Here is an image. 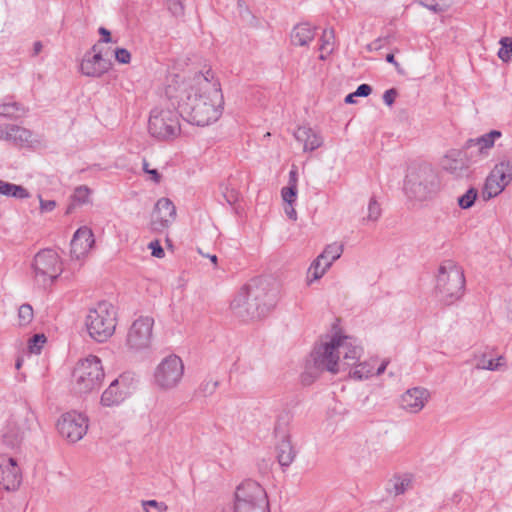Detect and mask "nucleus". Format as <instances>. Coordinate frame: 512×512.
<instances>
[{"label":"nucleus","mask_w":512,"mask_h":512,"mask_svg":"<svg viewBox=\"0 0 512 512\" xmlns=\"http://www.w3.org/2000/svg\"><path fill=\"white\" fill-rule=\"evenodd\" d=\"M209 71L191 77L169 75L164 89L165 97L177 106L181 117L197 126H208L222 115L224 97L219 82L209 79Z\"/></svg>","instance_id":"nucleus-1"},{"label":"nucleus","mask_w":512,"mask_h":512,"mask_svg":"<svg viewBox=\"0 0 512 512\" xmlns=\"http://www.w3.org/2000/svg\"><path fill=\"white\" fill-rule=\"evenodd\" d=\"M279 286L275 280L258 277L250 280L231 302L234 315L243 321L266 316L276 305Z\"/></svg>","instance_id":"nucleus-2"},{"label":"nucleus","mask_w":512,"mask_h":512,"mask_svg":"<svg viewBox=\"0 0 512 512\" xmlns=\"http://www.w3.org/2000/svg\"><path fill=\"white\" fill-rule=\"evenodd\" d=\"M362 348L349 336L335 334L317 345L311 353L314 368L319 372H345L360 359Z\"/></svg>","instance_id":"nucleus-3"},{"label":"nucleus","mask_w":512,"mask_h":512,"mask_svg":"<svg viewBox=\"0 0 512 512\" xmlns=\"http://www.w3.org/2000/svg\"><path fill=\"white\" fill-rule=\"evenodd\" d=\"M439 187L436 171L428 164H421L408 169L403 190L409 200L421 202L431 199Z\"/></svg>","instance_id":"nucleus-4"},{"label":"nucleus","mask_w":512,"mask_h":512,"mask_svg":"<svg viewBox=\"0 0 512 512\" xmlns=\"http://www.w3.org/2000/svg\"><path fill=\"white\" fill-rule=\"evenodd\" d=\"M221 512H270L267 493L258 482L243 481L236 487L233 503Z\"/></svg>","instance_id":"nucleus-5"},{"label":"nucleus","mask_w":512,"mask_h":512,"mask_svg":"<svg viewBox=\"0 0 512 512\" xmlns=\"http://www.w3.org/2000/svg\"><path fill=\"white\" fill-rule=\"evenodd\" d=\"M465 287L463 270L454 261H444L438 268L435 293L438 300L451 305L459 300Z\"/></svg>","instance_id":"nucleus-6"},{"label":"nucleus","mask_w":512,"mask_h":512,"mask_svg":"<svg viewBox=\"0 0 512 512\" xmlns=\"http://www.w3.org/2000/svg\"><path fill=\"white\" fill-rule=\"evenodd\" d=\"M89 336L99 343L106 342L115 333L117 326L116 308L107 301L99 302L91 308L85 318Z\"/></svg>","instance_id":"nucleus-7"},{"label":"nucleus","mask_w":512,"mask_h":512,"mask_svg":"<svg viewBox=\"0 0 512 512\" xmlns=\"http://www.w3.org/2000/svg\"><path fill=\"white\" fill-rule=\"evenodd\" d=\"M173 107V109H170L158 106L151 110L148 132L152 137L159 140H169L180 134V111L177 106Z\"/></svg>","instance_id":"nucleus-8"},{"label":"nucleus","mask_w":512,"mask_h":512,"mask_svg":"<svg viewBox=\"0 0 512 512\" xmlns=\"http://www.w3.org/2000/svg\"><path fill=\"white\" fill-rule=\"evenodd\" d=\"M103 379L104 370L101 360L94 355L80 360L73 371L74 390L80 394L98 390Z\"/></svg>","instance_id":"nucleus-9"},{"label":"nucleus","mask_w":512,"mask_h":512,"mask_svg":"<svg viewBox=\"0 0 512 512\" xmlns=\"http://www.w3.org/2000/svg\"><path fill=\"white\" fill-rule=\"evenodd\" d=\"M32 269L36 282L43 287L53 283L63 271L60 257L53 249L40 250L34 257Z\"/></svg>","instance_id":"nucleus-10"},{"label":"nucleus","mask_w":512,"mask_h":512,"mask_svg":"<svg viewBox=\"0 0 512 512\" xmlns=\"http://www.w3.org/2000/svg\"><path fill=\"white\" fill-rule=\"evenodd\" d=\"M184 375L182 359L171 354L162 359L154 371V383L158 389L169 391L176 388Z\"/></svg>","instance_id":"nucleus-11"},{"label":"nucleus","mask_w":512,"mask_h":512,"mask_svg":"<svg viewBox=\"0 0 512 512\" xmlns=\"http://www.w3.org/2000/svg\"><path fill=\"white\" fill-rule=\"evenodd\" d=\"M154 319L150 316H140L135 319L128 329L126 346L132 351L149 348L153 335Z\"/></svg>","instance_id":"nucleus-12"},{"label":"nucleus","mask_w":512,"mask_h":512,"mask_svg":"<svg viewBox=\"0 0 512 512\" xmlns=\"http://www.w3.org/2000/svg\"><path fill=\"white\" fill-rule=\"evenodd\" d=\"M57 430L67 441L76 443L87 433L88 418L76 411L66 412L59 418Z\"/></svg>","instance_id":"nucleus-13"},{"label":"nucleus","mask_w":512,"mask_h":512,"mask_svg":"<svg viewBox=\"0 0 512 512\" xmlns=\"http://www.w3.org/2000/svg\"><path fill=\"white\" fill-rule=\"evenodd\" d=\"M512 181V162L507 159L497 163L488 175L483 195L487 198H493L499 195Z\"/></svg>","instance_id":"nucleus-14"},{"label":"nucleus","mask_w":512,"mask_h":512,"mask_svg":"<svg viewBox=\"0 0 512 512\" xmlns=\"http://www.w3.org/2000/svg\"><path fill=\"white\" fill-rule=\"evenodd\" d=\"M111 66V62L102 56L99 44H94L90 51H87L80 64V71L88 77L98 78L105 74Z\"/></svg>","instance_id":"nucleus-15"},{"label":"nucleus","mask_w":512,"mask_h":512,"mask_svg":"<svg viewBox=\"0 0 512 512\" xmlns=\"http://www.w3.org/2000/svg\"><path fill=\"white\" fill-rule=\"evenodd\" d=\"M176 207L169 198H160L152 213L151 225L154 230L161 231L175 221Z\"/></svg>","instance_id":"nucleus-16"},{"label":"nucleus","mask_w":512,"mask_h":512,"mask_svg":"<svg viewBox=\"0 0 512 512\" xmlns=\"http://www.w3.org/2000/svg\"><path fill=\"white\" fill-rule=\"evenodd\" d=\"M430 392L423 387L408 389L401 397L402 408L409 413H418L426 405Z\"/></svg>","instance_id":"nucleus-17"},{"label":"nucleus","mask_w":512,"mask_h":512,"mask_svg":"<svg viewBox=\"0 0 512 512\" xmlns=\"http://www.w3.org/2000/svg\"><path fill=\"white\" fill-rule=\"evenodd\" d=\"M94 235L90 228L80 227L71 240V256L77 260L84 257L94 245Z\"/></svg>","instance_id":"nucleus-18"},{"label":"nucleus","mask_w":512,"mask_h":512,"mask_svg":"<svg viewBox=\"0 0 512 512\" xmlns=\"http://www.w3.org/2000/svg\"><path fill=\"white\" fill-rule=\"evenodd\" d=\"M21 473L13 458H8L0 463V485L4 489L16 490L21 483Z\"/></svg>","instance_id":"nucleus-19"},{"label":"nucleus","mask_w":512,"mask_h":512,"mask_svg":"<svg viewBox=\"0 0 512 512\" xmlns=\"http://www.w3.org/2000/svg\"><path fill=\"white\" fill-rule=\"evenodd\" d=\"M501 136L502 133L499 130H491L480 137L468 139L464 148H475L477 150V155L486 157L489 154V151L494 147L495 141Z\"/></svg>","instance_id":"nucleus-20"},{"label":"nucleus","mask_w":512,"mask_h":512,"mask_svg":"<svg viewBox=\"0 0 512 512\" xmlns=\"http://www.w3.org/2000/svg\"><path fill=\"white\" fill-rule=\"evenodd\" d=\"M442 167L456 178L464 177L468 173V166L461 158V152L456 150L445 155L442 160Z\"/></svg>","instance_id":"nucleus-21"},{"label":"nucleus","mask_w":512,"mask_h":512,"mask_svg":"<svg viewBox=\"0 0 512 512\" xmlns=\"http://www.w3.org/2000/svg\"><path fill=\"white\" fill-rule=\"evenodd\" d=\"M31 132L23 127L13 124L0 126V139L11 141L15 144L28 143L31 139Z\"/></svg>","instance_id":"nucleus-22"},{"label":"nucleus","mask_w":512,"mask_h":512,"mask_svg":"<svg viewBox=\"0 0 512 512\" xmlns=\"http://www.w3.org/2000/svg\"><path fill=\"white\" fill-rule=\"evenodd\" d=\"M294 137L298 142L303 143V150L305 152L314 151L323 143L322 138L317 133H315L311 128L305 126L299 127L294 132Z\"/></svg>","instance_id":"nucleus-23"},{"label":"nucleus","mask_w":512,"mask_h":512,"mask_svg":"<svg viewBox=\"0 0 512 512\" xmlns=\"http://www.w3.org/2000/svg\"><path fill=\"white\" fill-rule=\"evenodd\" d=\"M317 27L311 26L309 23L297 24L291 32V42L296 46H306L315 37Z\"/></svg>","instance_id":"nucleus-24"},{"label":"nucleus","mask_w":512,"mask_h":512,"mask_svg":"<svg viewBox=\"0 0 512 512\" xmlns=\"http://www.w3.org/2000/svg\"><path fill=\"white\" fill-rule=\"evenodd\" d=\"M276 450L279 464L282 467L290 466L296 457V451L291 443L289 435L283 434L281 436V440L278 442Z\"/></svg>","instance_id":"nucleus-25"},{"label":"nucleus","mask_w":512,"mask_h":512,"mask_svg":"<svg viewBox=\"0 0 512 512\" xmlns=\"http://www.w3.org/2000/svg\"><path fill=\"white\" fill-rule=\"evenodd\" d=\"M119 380L115 379L101 396V403L104 406H113L119 404L125 397V392L119 388Z\"/></svg>","instance_id":"nucleus-26"},{"label":"nucleus","mask_w":512,"mask_h":512,"mask_svg":"<svg viewBox=\"0 0 512 512\" xmlns=\"http://www.w3.org/2000/svg\"><path fill=\"white\" fill-rule=\"evenodd\" d=\"M506 366V360L503 356L492 358L488 354L483 353L476 358L475 367L481 370L497 371Z\"/></svg>","instance_id":"nucleus-27"},{"label":"nucleus","mask_w":512,"mask_h":512,"mask_svg":"<svg viewBox=\"0 0 512 512\" xmlns=\"http://www.w3.org/2000/svg\"><path fill=\"white\" fill-rule=\"evenodd\" d=\"M0 195L16 199H26L30 197L29 191L22 185H16L3 180H0Z\"/></svg>","instance_id":"nucleus-28"},{"label":"nucleus","mask_w":512,"mask_h":512,"mask_svg":"<svg viewBox=\"0 0 512 512\" xmlns=\"http://www.w3.org/2000/svg\"><path fill=\"white\" fill-rule=\"evenodd\" d=\"M342 253H343V245L338 244V243H332L325 247V249L319 255V257L323 260L324 263H328L329 267H330L335 260L340 258Z\"/></svg>","instance_id":"nucleus-29"},{"label":"nucleus","mask_w":512,"mask_h":512,"mask_svg":"<svg viewBox=\"0 0 512 512\" xmlns=\"http://www.w3.org/2000/svg\"><path fill=\"white\" fill-rule=\"evenodd\" d=\"M328 269L329 264L324 263L323 260L318 256L308 269V284H310L312 281L320 279Z\"/></svg>","instance_id":"nucleus-30"},{"label":"nucleus","mask_w":512,"mask_h":512,"mask_svg":"<svg viewBox=\"0 0 512 512\" xmlns=\"http://www.w3.org/2000/svg\"><path fill=\"white\" fill-rule=\"evenodd\" d=\"M353 366L354 369L349 371V375L354 379L363 380L374 374V365L369 362H361Z\"/></svg>","instance_id":"nucleus-31"},{"label":"nucleus","mask_w":512,"mask_h":512,"mask_svg":"<svg viewBox=\"0 0 512 512\" xmlns=\"http://www.w3.org/2000/svg\"><path fill=\"white\" fill-rule=\"evenodd\" d=\"M25 113V109L17 102H3L0 104V116L18 117Z\"/></svg>","instance_id":"nucleus-32"},{"label":"nucleus","mask_w":512,"mask_h":512,"mask_svg":"<svg viewBox=\"0 0 512 512\" xmlns=\"http://www.w3.org/2000/svg\"><path fill=\"white\" fill-rule=\"evenodd\" d=\"M501 48L498 51V57L508 62L512 58V37H502L499 41Z\"/></svg>","instance_id":"nucleus-33"},{"label":"nucleus","mask_w":512,"mask_h":512,"mask_svg":"<svg viewBox=\"0 0 512 512\" xmlns=\"http://www.w3.org/2000/svg\"><path fill=\"white\" fill-rule=\"evenodd\" d=\"M477 196H478L477 189L472 187V188L468 189L465 194H463L462 196H460L458 198V205L462 209H469L474 205V203L477 199Z\"/></svg>","instance_id":"nucleus-34"},{"label":"nucleus","mask_w":512,"mask_h":512,"mask_svg":"<svg viewBox=\"0 0 512 512\" xmlns=\"http://www.w3.org/2000/svg\"><path fill=\"white\" fill-rule=\"evenodd\" d=\"M382 210L377 200L372 197L368 203V214L363 218V222H376L381 216Z\"/></svg>","instance_id":"nucleus-35"},{"label":"nucleus","mask_w":512,"mask_h":512,"mask_svg":"<svg viewBox=\"0 0 512 512\" xmlns=\"http://www.w3.org/2000/svg\"><path fill=\"white\" fill-rule=\"evenodd\" d=\"M218 385V380L212 377H206L199 385L198 391L202 396L207 397L216 391Z\"/></svg>","instance_id":"nucleus-36"},{"label":"nucleus","mask_w":512,"mask_h":512,"mask_svg":"<svg viewBox=\"0 0 512 512\" xmlns=\"http://www.w3.org/2000/svg\"><path fill=\"white\" fill-rule=\"evenodd\" d=\"M34 318L33 308L29 304H22L18 310L19 325L26 326L32 322Z\"/></svg>","instance_id":"nucleus-37"},{"label":"nucleus","mask_w":512,"mask_h":512,"mask_svg":"<svg viewBox=\"0 0 512 512\" xmlns=\"http://www.w3.org/2000/svg\"><path fill=\"white\" fill-rule=\"evenodd\" d=\"M411 486V479L408 476L395 477L393 480L392 492L394 495L405 493Z\"/></svg>","instance_id":"nucleus-38"},{"label":"nucleus","mask_w":512,"mask_h":512,"mask_svg":"<svg viewBox=\"0 0 512 512\" xmlns=\"http://www.w3.org/2000/svg\"><path fill=\"white\" fill-rule=\"evenodd\" d=\"M334 30L333 29H325L323 35L321 37V45L320 50L322 52H326L327 54L332 53L333 45H334Z\"/></svg>","instance_id":"nucleus-39"},{"label":"nucleus","mask_w":512,"mask_h":512,"mask_svg":"<svg viewBox=\"0 0 512 512\" xmlns=\"http://www.w3.org/2000/svg\"><path fill=\"white\" fill-rule=\"evenodd\" d=\"M91 190L87 186H79L75 189L73 200L78 204H85L89 201Z\"/></svg>","instance_id":"nucleus-40"},{"label":"nucleus","mask_w":512,"mask_h":512,"mask_svg":"<svg viewBox=\"0 0 512 512\" xmlns=\"http://www.w3.org/2000/svg\"><path fill=\"white\" fill-rule=\"evenodd\" d=\"M282 199L286 204H293L297 196V185L291 184L281 191Z\"/></svg>","instance_id":"nucleus-41"},{"label":"nucleus","mask_w":512,"mask_h":512,"mask_svg":"<svg viewBox=\"0 0 512 512\" xmlns=\"http://www.w3.org/2000/svg\"><path fill=\"white\" fill-rule=\"evenodd\" d=\"M46 341V337L43 334H35L29 340V349L32 353H39L43 344Z\"/></svg>","instance_id":"nucleus-42"},{"label":"nucleus","mask_w":512,"mask_h":512,"mask_svg":"<svg viewBox=\"0 0 512 512\" xmlns=\"http://www.w3.org/2000/svg\"><path fill=\"white\" fill-rule=\"evenodd\" d=\"M166 5L173 16L180 17L184 15V5L181 0H167Z\"/></svg>","instance_id":"nucleus-43"},{"label":"nucleus","mask_w":512,"mask_h":512,"mask_svg":"<svg viewBox=\"0 0 512 512\" xmlns=\"http://www.w3.org/2000/svg\"><path fill=\"white\" fill-rule=\"evenodd\" d=\"M115 58L121 64H128L131 61V54L125 48H117L115 50Z\"/></svg>","instance_id":"nucleus-44"},{"label":"nucleus","mask_w":512,"mask_h":512,"mask_svg":"<svg viewBox=\"0 0 512 512\" xmlns=\"http://www.w3.org/2000/svg\"><path fill=\"white\" fill-rule=\"evenodd\" d=\"M38 198L41 213L51 212L55 209L56 202L54 200H44L41 195H39Z\"/></svg>","instance_id":"nucleus-45"},{"label":"nucleus","mask_w":512,"mask_h":512,"mask_svg":"<svg viewBox=\"0 0 512 512\" xmlns=\"http://www.w3.org/2000/svg\"><path fill=\"white\" fill-rule=\"evenodd\" d=\"M419 4L432 10L434 12L443 11L442 6L439 4L438 0H418Z\"/></svg>","instance_id":"nucleus-46"},{"label":"nucleus","mask_w":512,"mask_h":512,"mask_svg":"<svg viewBox=\"0 0 512 512\" xmlns=\"http://www.w3.org/2000/svg\"><path fill=\"white\" fill-rule=\"evenodd\" d=\"M398 95V92L395 88L388 89L383 94V101L386 105L391 106Z\"/></svg>","instance_id":"nucleus-47"},{"label":"nucleus","mask_w":512,"mask_h":512,"mask_svg":"<svg viewBox=\"0 0 512 512\" xmlns=\"http://www.w3.org/2000/svg\"><path fill=\"white\" fill-rule=\"evenodd\" d=\"M148 247L152 251V255L157 258L164 257L165 253L163 248L161 247L159 241L155 240L149 243Z\"/></svg>","instance_id":"nucleus-48"},{"label":"nucleus","mask_w":512,"mask_h":512,"mask_svg":"<svg viewBox=\"0 0 512 512\" xmlns=\"http://www.w3.org/2000/svg\"><path fill=\"white\" fill-rule=\"evenodd\" d=\"M142 507H154L158 509L161 512H164L167 510V505L164 502H157L156 500H144L142 501Z\"/></svg>","instance_id":"nucleus-49"},{"label":"nucleus","mask_w":512,"mask_h":512,"mask_svg":"<svg viewBox=\"0 0 512 512\" xmlns=\"http://www.w3.org/2000/svg\"><path fill=\"white\" fill-rule=\"evenodd\" d=\"M5 438L9 439L11 438V443L14 444V443H19L22 441L23 437H24V430H21L19 432H17L16 434H12V431L11 429L9 428V430L5 433Z\"/></svg>","instance_id":"nucleus-50"},{"label":"nucleus","mask_w":512,"mask_h":512,"mask_svg":"<svg viewBox=\"0 0 512 512\" xmlns=\"http://www.w3.org/2000/svg\"><path fill=\"white\" fill-rule=\"evenodd\" d=\"M372 88L368 84H361L355 91L357 97H367L371 94Z\"/></svg>","instance_id":"nucleus-51"},{"label":"nucleus","mask_w":512,"mask_h":512,"mask_svg":"<svg viewBox=\"0 0 512 512\" xmlns=\"http://www.w3.org/2000/svg\"><path fill=\"white\" fill-rule=\"evenodd\" d=\"M99 34L102 36L101 40L97 44L101 43H109L111 42V33L104 27H100L98 30Z\"/></svg>","instance_id":"nucleus-52"},{"label":"nucleus","mask_w":512,"mask_h":512,"mask_svg":"<svg viewBox=\"0 0 512 512\" xmlns=\"http://www.w3.org/2000/svg\"><path fill=\"white\" fill-rule=\"evenodd\" d=\"M284 211L291 220L295 221L297 219V212L292 206V204H286Z\"/></svg>","instance_id":"nucleus-53"},{"label":"nucleus","mask_w":512,"mask_h":512,"mask_svg":"<svg viewBox=\"0 0 512 512\" xmlns=\"http://www.w3.org/2000/svg\"><path fill=\"white\" fill-rule=\"evenodd\" d=\"M146 173L151 175L152 180L155 183H159L161 180V175L156 169H146Z\"/></svg>","instance_id":"nucleus-54"},{"label":"nucleus","mask_w":512,"mask_h":512,"mask_svg":"<svg viewBox=\"0 0 512 512\" xmlns=\"http://www.w3.org/2000/svg\"><path fill=\"white\" fill-rule=\"evenodd\" d=\"M229 204H233L237 200V193L234 190H231L229 194L224 195Z\"/></svg>","instance_id":"nucleus-55"},{"label":"nucleus","mask_w":512,"mask_h":512,"mask_svg":"<svg viewBox=\"0 0 512 512\" xmlns=\"http://www.w3.org/2000/svg\"><path fill=\"white\" fill-rule=\"evenodd\" d=\"M291 184L297 185V172L295 170H291L289 173V185Z\"/></svg>","instance_id":"nucleus-56"},{"label":"nucleus","mask_w":512,"mask_h":512,"mask_svg":"<svg viewBox=\"0 0 512 512\" xmlns=\"http://www.w3.org/2000/svg\"><path fill=\"white\" fill-rule=\"evenodd\" d=\"M386 61L393 64L396 68H399V63L395 60V57L393 54H387Z\"/></svg>","instance_id":"nucleus-57"},{"label":"nucleus","mask_w":512,"mask_h":512,"mask_svg":"<svg viewBox=\"0 0 512 512\" xmlns=\"http://www.w3.org/2000/svg\"><path fill=\"white\" fill-rule=\"evenodd\" d=\"M387 365H388V362H387V361H384V362H383V363H382V364L377 368V370H376L375 374H376V375H381V374L385 371V369H386Z\"/></svg>","instance_id":"nucleus-58"},{"label":"nucleus","mask_w":512,"mask_h":512,"mask_svg":"<svg viewBox=\"0 0 512 512\" xmlns=\"http://www.w3.org/2000/svg\"><path fill=\"white\" fill-rule=\"evenodd\" d=\"M33 50H34L35 55L39 54L42 50V43L39 41L35 42L34 46H33Z\"/></svg>","instance_id":"nucleus-59"},{"label":"nucleus","mask_w":512,"mask_h":512,"mask_svg":"<svg viewBox=\"0 0 512 512\" xmlns=\"http://www.w3.org/2000/svg\"><path fill=\"white\" fill-rule=\"evenodd\" d=\"M356 97V94L355 92L351 93V94H348L345 98V102L348 103V104H352L355 102L354 98Z\"/></svg>","instance_id":"nucleus-60"},{"label":"nucleus","mask_w":512,"mask_h":512,"mask_svg":"<svg viewBox=\"0 0 512 512\" xmlns=\"http://www.w3.org/2000/svg\"><path fill=\"white\" fill-rule=\"evenodd\" d=\"M209 257V259L211 260V262L216 265L217 264V256L216 255H207Z\"/></svg>","instance_id":"nucleus-61"},{"label":"nucleus","mask_w":512,"mask_h":512,"mask_svg":"<svg viewBox=\"0 0 512 512\" xmlns=\"http://www.w3.org/2000/svg\"><path fill=\"white\" fill-rule=\"evenodd\" d=\"M146 169H150L149 168V163L147 162V160H143V170L144 172L146 173Z\"/></svg>","instance_id":"nucleus-62"},{"label":"nucleus","mask_w":512,"mask_h":512,"mask_svg":"<svg viewBox=\"0 0 512 512\" xmlns=\"http://www.w3.org/2000/svg\"><path fill=\"white\" fill-rule=\"evenodd\" d=\"M325 54H327V53H326V52H322V54L320 55V57H319V58H320L321 60H325V59H326V55H325Z\"/></svg>","instance_id":"nucleus-63"},{"label":"nucleus","mask_w":512,"mask_h":512,"mask_svg":"<svg viewBox=\"0 0 512 512\" xmlns=\"http://www.w3.org/2000/svg\"><path fill=\"white\" fill-rule=\"evenodd\" d=\"M21 367V360L18 359L16 362V368L19 369Z\"/></svg>","instance_id":"nucleus-64"}]
</instances>
